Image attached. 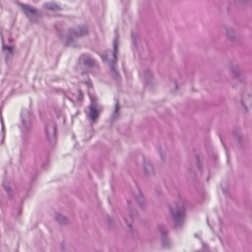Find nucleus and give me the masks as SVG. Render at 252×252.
Segmentation results:
<instances>
[{"label":"nucleus","mask_w":252,"mask_h":252,"mask_svg":"<svg viewBox=\"0 0 252 252\" xmlns=\"http://www.w3.org/2000/svg\"><path fill=\"white\" fill-rule=\"evenodd\" d=\"M185 206V201L180 196L177 202L171 204L169 207L170 215L176 227L181 226L184 222Z\"/></svg>","instance_id":"1"},{"label":"nucleus","mask_w":252,"mask_h":252,"mask_svg":"<svg viewBox=\"0 0 252 252\" xmlns=\"http://www.w3.org/2000/svg\"><path fill=\"white\" fill-rule=\"evenodd\" d=\"M88 29L86 27H79L74 30H69L67 33L61 34L60 37L66 45L71 44L74 40L78 37L87 34Z\"/></svg>","instance_id":"2"},{"label":"nucleus","mask_w":252,"mask_h":252,"mask_svg":"<svg viewBox=\"0 0 252 252\" xmlns=\"http://www.w3.org/2000/svg\"><path fill=\"white\" fill-rule=\"evenodd\" d=\"M90 98L91 103L89 106V113L88 116L91 122L94 123L98 117L102 109L95 102L96 97L95 95L90 94Z\"/></svg>","instance_id":"3"},{"label":"nucleus","mask_w":252,"mask_h":252,"mask_svg":"<svg viewBox=\"0 0 252 252\" xmlns=\"http://www.w3.org/2000/svg\"><path fill=\"white\" fill-rule=\"evenodd\" d=\"M118 41V35L117 32H115V37L113 41V59L110 63V68L112 72V76L115 78H117L119 76L118 72L116 69V62L117 60V46Z\"/></svg>","instance_id":"4"},{"label":"nucleus","mask_w":252,"mask_h":252,"mask_svg":"<svg viewBox=\"0 0 252 252\" xmlns=\"http://www.w3.org/2000/svg\"><path fill=\"white\" fill-rule=\"evenodd\" d=\"M45 133L47 138L52 142L55 138L56 125L53 121H49L45 126Z\"/></svg>","instance_id":"5"},{"label":"nucleus","mask_w":252,"mask_h":252,"mask_svg":"<svg viewBox=\"0 0 252 252\" xmlns=\"http://www.w3.org/2000/svg\"><path fill=\"white\" fill-rule=\"evenodd\" d=\"M21 8L31 21L34 22L35 21L37 17V12L34 8L26 4H22Z\"/></svg>","instance_id":"6"},{"label":"nucleus","mask_w":252,"mask_h":252,"mask_svg":"<svg viewBox=\"0 0 252 252\" xmlns=\"http://www.w3.org/2000/svg\"><path fill=\"white\" fill-rule=\"evenodd\" d=\"M0 36L2 42V49L5 53V60L7 62L12 57L13 54V49L11 46H6L4 44L3 37L1 33H0Z\"/></svg>","instance_id":"7"},{"label":"nucleus","mask_w":252,"mask_h":252,"mask_svg":"<svg viewBox=\"0 0 252 252\" xmlns=\"http://www.w3.org/2000/svg\"><path fill=\"white\" fill-rule=\"evenodd\" d=\"M158 229L161 234L162 245L164 247H168L169 246V241L168 239L165 237L166 234L167 233V229L162 225H159Z\"/></svg>","instance_id":"8"},{"label":"nucleus","mask_w":252,"mask_h":252,"mask_svg":"<svg viewBox=\"0 0 252 252\" xmlns=\"http://www.w3.org/2000/svg\"><path fill=\"white\" fill-rule=\"evenodd\" d=\"M84 63L88 68H91L95 71L98 70V64L96 61L90 57H87L85 59Z\"/></svg>","instance_id":"9"},{"label":"nucleus","mask_w":252,"mask_h":252,"mask_svg":"<svg viewBox=\"0 0 252 252\" xmlns=\"http://www.w3.org/2000/svg\"><path fill=\"white\" fill-rule=\"evenodd\" d=\"M120 106L118 104V102L116 101L115 104V108L114 111L111 116V119L114 121L116 120L119 116V110Z\"/></svg>","instance_id":"10"},{"label":"nucleus","mask_w":252,"mask_h":252,"mask_svg":"<svg viewBox=\"0 0 252 252\" xmlns=\"http://www.w3.org/2000/svg\"><path fill=\"white\" fill-rule=\"evenodd\" d=\"M28 113L27 111H23L21 114V119L22 122L25 128L28 129L30 126L29 122L27 121L26 117H25V113Z\"/></svg>","instance_id":"11"},{"label":"nucleus","mask_w":252,"mask_h":252,"mask_svg":"<svg viewBox=\"0 0 252 252\" xmlns=\"http://www.w3.org/2000/svg\"><path fill=\"white\" fill-rule=\"evenodd\" d=\"M44 7L46 9L53 10L60 9V7L57 4L53 2H49L44 4Z\"/></svg>","instance_id":"12"},{"label":"nucleus","mask_w":252,"mask_h":252,"mask_svg":"<svg viewBox=\"0 0 252 252\" xmlns=\"http://www.w3.org/2000/svg\"><path fill=\"white\" fill-rule=\"evenodd\" d=\"M139 74L141 77L144 78L145 80H146V81H148V80L151 78L152 77V74L148 69L145 70L142 72H140Z\"/></svg>","instance_id":"13"},{"label":"nucleus","mask_w":252,"mask_h":252,"mask_svg":"<svg viewBox=\"0 0 252 252\" xmlns=\"http://www.w3.org/2000/svg\"><path fill=\"white\" fill-rule=\"evenodd\" d=\"M135 199L136 200L138 205L141 207H144V201L141 192L139 191L138 195L135 196Z\"/></svg>","instance_id":"14"},{"label":"nucleus","mask_w":252,"mask_h":252,"mask_svg":"<svg viewBox=\"0 0 252 252\" xmlns=\"http://www.w3.org/2000/svg\"><path fill=\"white\" fill-rule=\"evenodd\" d=\"M129 215L128 217V218L125 217L124 219H125V220L126 222V223L127 226H128V227L129 228H130L131 225L129 223V221L130 220H131L133 219V211L131 209H129Z\"/></svg>","instance_id":"15"},{"label":"nucleus","mask_w":252,"mask_h":252,"mask_svg":"<svg viewBox=\"0 0 252 252\" xmlns=\"http://www.w3.org/2000/svg\"><path fill=\"white\" fill-rule=\"evenodd\" d=\"M55 218L56 220L61 223H64L66 222L65 218L61 214H56Z\"/></svg>","instance_id":"16"},{"label":"nucleus","mask_w":252,"mask_h":252,"mask_svg":"<svg viewBox=\"0 0 252 252\" xmlns=\"http://www.w3.org/2000/svg\"><path fill=\"white\" fill-rule=\"evenodd\" d=\"M231 72H232V73L233 74V75L234 76H235V77H236L239 74V73L238 69L235 67H232Z\"/></svg>","instance_id":"17"},{"label":"nucleus","mask_w":252,"mask_h":252,"mask_svg":"<svg viewBox=\"0 0 252 252\" xmlns=\"http://www.w3.org/2000/svg\"><path fill=\"white\" fill-rule=\"evenodd\" d=\"M149 167L152 169V167H151V166L150 165L147 164V165L145 163L144 164V170H145V171L146 173H148V168Z\"/></svg>","instance_id":"18"},{"label":"nucleus","mask_w":252,"mask_h":252,"mask_svg":"<svg viewBox=\"0 0 252 252\" xmlns=\"http://www.w3.org/2000/svg\"><path fill=\"white\" fill-rule=\"evenodd\" d=\"M82 98H83L82 94L80 91H79V94L78 96V100L81 101L82 99Z\"/></svg>","instance_id":"19"},{"label":"nucleus","mask_w":252,"mask_h":252,"mask_svg":"<svg viewBox=\"0 0 252 252\" xmlns=\"http://www.w3.org/2000/svg\"><path fill=\"white\" fill-rule=\"evenodd\" d=\"M86 84L89 87H92V83L90 81H86Z\"/></svg>","instance_id":"20"},{"label":"nucleus","mask_w":252,"mask_h":252,"mask_svg":"<svg viewBox=\"0 0 252 252\" xmlns=\"http://www.w3.org/2000/svg\"><path fill=\"white\" fill-rule=\"evenodd\" d=\"M241 103H242V105L243 106V107H244V109H245V111H247V108H246V106H245V102H244V101L243 100H242V101H241Z\"/></svg>","instance_id":"21"},{"label":"nucleus","mask_w":252,"mask_h":252,"mask_svg":"<svg viewBox=\"0 0 252 252\" xmlns=\"http://www.w3.org/2000/svg\"><path fill=\"white\" fill-rule=\"evenodd\" d=\"M102 58L103 60H106L107 59V56L106 55L103 56L102 57Z\"/></svg>","instance_id":"22"},{"label":"nucleus","mask_w":252,"mask_h":252,"mask_svg":"<svg viewBox=\"0 0 252 252\" xmlns=\"http://www.w3.org/2000/svg\"><path fill=\"white\" fill-rule=\"evenodd\" d=\"M1 125H2V130L3 129V123H2V121H1Z\"/></svg>","instance_id":"23"},{"label":"nucleus","mask_w":252,"mask_h":252,"mask_svg":"<svg viewBox=\"0 0 252 252\" xmlns=\"http://www.w3.org/2000/svg\"><path fill=\"white\" fill-rule=\"evenodd\" d=\"M203 249H205V245H203Z\"/></svg>","instance_id":"24"},{"label":"nucleus","mask_w":252,"mask_h":252,"mask_svg":"<svg viewBox=\"0 0 252 252\" xmlns=\"http://www.w3.org/2000/svg\"><path fill=\"white\" fill-rule=\"evenodd\" d=\"M175 85L176 88L177 89V84L176 83H175Z\"/></svg>","instance_id":"25"},{"label":"nucleus","mask_w":252,"mask_h":252,"mask_svg":"<svg viewBox=\"0 0 252 252\" xmlns=\"http://www.w3.org/2000/svg\"><path fill=\"white\" fill-rule=\"evenodd\" d=\"M160 154L161 158H162V155L161 153H160Z\"/></svg>","instance_id":"26"},{"label":"nucleus","mask_w":252,"mask_h":252,"mask_svg":"<svg viewBox=\"0 0 252 252\" xmlns=\"http://www.w3.org/2000/svg\"><path fill=\"white\" fill-rule=\"evenodd\" d=\"M198 166H200V164H199V161H198Z\"/></svg>","instance_id":"27"},{"label":"nucleus","mask_w":252,"mask_h":252,"mask_svg":"<svg viewBox=\"0 0 252 252\" xmlns=\"http://www.w3.org/2000/svg\"><path fill=\"white\" fill-rule=\"evenodd\" d=\"M8 189H9L8 188H5V189H6V190H8Z\"/></svg>","instance_id":"28"},{"label":"nucleus","mask_w":252,"mask_h":252,"mask_svg":"<svg viewBox=\"0 0 252 252\" xmlns=\"http://www.w3.org/2000/svg\"><path fill=\"white\" fill-rule=\"evenodd\" d=\"M127 204L129 205V201H127Z\"/></svg>","instance_id":"29"}]
</instances>
